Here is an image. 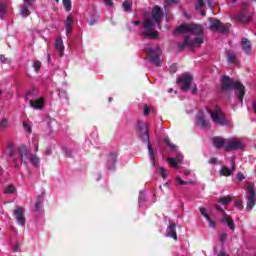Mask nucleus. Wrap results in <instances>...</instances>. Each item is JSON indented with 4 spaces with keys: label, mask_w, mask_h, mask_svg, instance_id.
Masks as SVG:
<instances>
[{
    "label": "nucleus",
    "mask_w": 256,
    "mask_h": 256,
    "mask_svg": "<svg viewBox=\"0 0 256 256\" xmlns=\"http://www.w3.org/2000/svg\"><path fill=\"white\" fill-rule=\"evenodd\" d=\"M176 33H190L191 35H197V37L185 36L184 42L178 44V49L183 51L185 47H201L205 38L203 37V27L198 24H182L176 28Z\"/></svg>",
    "instance_id": "nucleus-1"
},
{
    "label": "nucleus",
    "mask_w": 256,
    "mask_h": 256,
    "mask_svg": "<svg viewBox=\"0 0 256 256\" xmlns=\"http://www.w3.org/2000/svg\"><path fill=\"white\" fill-rule=\"evenodd\" d=\"M161 19H163V12L159 6H155L152 9L151 16H145L144 18V33L143 37H149L150 39H157L159 32L156 29H161Z\"/></svg>",
    "instance_id": "nucleus-2"
},
{
    "label": "nucleus",
    "mask_w": 256,
    "mask_h": 256,
    "mask_svg": "<svg viewBox=\"0 0 256 256\" xmlns=\"http://www.w3.org/2000/svg\"><path fill=\"white\" fill-rule=\"evenodd\" d=\"M137 132L141 141H143V143H147L151 165L152 167H155V153L153 152V148H151V140H149V126H147V123L138 121Z\"/></svg>",
    "instance_id": "nucleus-3"
},
{
    "label": "nucleus",
    "mask_w": 256,
    "mask_h": 256,
    "mask_svg": "<svg viewBox=\"0 0 256 256\" xmlns=\"http://www.w3.org/2000/svg\"><path fill=\"white\" fill-rule=\"evenodd\" d=\"M222 89H235V95L238 97V101L243 103V97H245V86L237 80L229 78V76H223L222 80Z\"/></svg>",
    "instance_id": "nucleus-4"
},
{
    "label": "nucleus",
    "mask_w": 256,
    "mask_h": 256,
    "mask_svg": "<svg viewBox=\"0 0 256 256\" xmlns=\"http://www.w3.org/2000/svg\"><path fill=\"white\" fill-rule=\"evenodd\" d=\"M9 155L10 157H12L15 163V167L19 168V163H17V160L19 159L21 163H24L25 165H27V163L31 161V157L33 153L29 152L26 146H21L18 148L17 152L10 151Z\"/></svg>",
    "instance_id": "nucleus-5"
},
{
    "label": "nucleus",
    "mask_w": 256,
    "mask_h": 256,
    "mask_svg": "<svg viewBox=\"0 0 256 256\" xmlns=\"http://www.w3.org/2000/svg\"><path fill=\"white\" fill-rule=\"evenodd\" d=\"M208 113L211 116L213 123H216V125H221V127L229 125L227 117H225L223 110H221L219 106H215L214 109L208 110Z\"/></svg>",
    "instance_id": "nucleus-6"
},
{
    "label": "nucleus",
    "mask_w": 256,
    "mask_h": 256,
    "mask_svg": "<svg viewBox=\"0 0 256 256\" xmlns=\"http://www.w3.org/2000/svg\"><path fill=\"white\" fill-rule=\"evenodd\" d=\"M144 51L147 53L148 59L151 63H154L156 67H161V59L159 58L161 55V48H159V46L152 47L147 45L144 48Z\"/></svg>",
    "instance_id": "nucleus-7"
},
{
    "label": "nucleus",
    "mask_w": 256,
    "mask_h": 256,
    "mask_svg": "<svg viewBox=\"0 0 256 256\" xmlns=\"http://www.w3.org/2000/svg\"><path fill=\"white\" fill-rule=\"evenodd\" d=\"M245 147L243 141L239 138L226 139L225 151H239Z\"/></svg>",
    "instance_id": "nucleus-8"
},
{
    "label": "nucleus",
    "mask_w": 256,
    "mask_h": 256,
    "mask_svg": "<svg viewBox=\"0 0 256 256\" xmlns=\"http://www.w3.org/2000/svg\"><path fill=\"white\" fill-rule=\"evenodd\" d=\"M177 83L182 91H189L193 83V76L189 73L182 74L181 77L177 79Z\"/></svg>",
    "instance_id": "nucleus-9"
},
{
    "label": "nucleus",
    "mask_w": 256,
    "mask_h": 256,
    "mask_svg": "<svg viewBox=\"0 0 256 256\" xmlns=\"http://www.w3.org/2000/svg\"><path fill=\"white\" fill-rule=\"evenodd\" d=\"M210 30L218 33H229V26L221 23L217 18H209Z\"/></svg>",
    "instance_id": "nucleus-10"
},
{
    "label": "nucleus",
    "mask_w": 256,
    "mask_h": 256,
    "mask_svg": "<svg viewBox=\"0 0 256 256\" xmlns=\"http://www.w3.org/2000/svg\"><path fill=\"white\" fill-rule=\"evenodd\" d=\"M246 201H247L246 210L252 211L253 207L256 206V193H255L254 185L248 186V194L246 196Z\"/></svg>",
    "instance_id": "nucleus-11"
},
{
    "label": "nucleus",
    "mask_w": 256,
    "mask_h": 256,
    "mask_svg": "<svg viewBox=\"0 0 256 256\" xmlns=\"http://www.w3.org/2000/svg\"><path fill=\"white\" fill-rule=\"evenodd\" d=\"M14 217L18 224H20L21 227H25V209L21 206H17L14 210Z\"/></svg>",
    "instance_id": "nucleus-12"
},
{
    "label": "nucleus",
    "mask_w": 256,
    "mask_h": 256,
    "mask_svg": "<svg viewBox=\"0 0 256 256\" xmlns=\"http://www.w3.org/2000/svg\"><path fill=\"white\" fill-rule=\"evenodd\" d=\"M231 168H228L227 166H222L219 173L220 175H222L223 177H231V175H234L235 173V156L231 157Z\"/></svg>",
    "instance_id": "nucleus-13"
},
{
    "label": "nucleus",
    "mask_w": 256,
    "mask_h": 256,
    "mask_svg": "<svg viewBox=\"0 0 256 256\" xmlns=\"http://www.w3.org/2000/svg\"><path fill=\"white\" fill-rule=\"evenodd\" d=\"M30 107L38 111H43V107H45V98H35L30 100Z\"/></svg>",
    "instance_id": "nucleus-14"
},
{
    "label": "nucleus",
    "mask_w": 256,
    "mask_h": 256,
    "mask_svg": "<svg viewBox=\"0 0 256 256\" xmlns=\"http://www.w3.org/2000/svg\"><path fill=\"white\" fill-rule=\"evenodd\" d=\"M167 162L174 169H179V163H183V154L177 153L176 158H167Z\"/></svg>",
    "instance_id": "nucleus-15"
},
{
    "label": "nucleus",
    "mask_w": 256,
    "mask_h": 256,
    "mask_svg": "<svg viewBox=\"0 0 256 256\" xmlns=\"http://www.w3.org/2000/svg\"><path fill=\"white\" fill-rule=\"evenodd\" d=\"M196 119H197V125L201 129H207V127H209V122L205 120V115L203 114V112L201 111L198 112Z\"/></svg>",
    "instance_id": "nucleus-16"
},
{
    "label": "nucleus",
    "mask_w": 256,
    "mask_h": 256,
    "mask_svg": "<svg viewBox=\"0 0 256 256\" xmlns=\"http://www.w3.org/2000/svg\"><path fill=\"white\" fill-rule=\"evenodd\" d=\"M212 143L216 149H225V145H227V139L221 137H214L212 139Z\"/></svg>",
    "instance_id": "nucleus-17"
},
{
    "label": "nucleus",
    "mask_w": 256,
    "mask_h": 256,
    "mask_svg": "<svg viewBox=\"0 0 256 256\" xmlns=\"http://www.w3.org/2000/svg\"><path fill=\"white\" fill-rule=\"evenodd\" d=\"M55 49L59 53V56L63 57L65 53V45H63V39L61 37L56 38Z\"/></svg>",
    "instance_id": "nucleus-18"
},
{
    "label": "nucleus",
    "mask_w": 256,
    "mask_h": 256,
    "mask_svg": "<svg viewBox=\"0 0 256 256\" xmlns=\"http://www.w3.org/2000/svg\"><path fill=\"white\" fill-rule=\"evenodd\" d=\"M175 223H171L167 229H166V237H170L171 239H174V241H177V231L175 230Z\"/></svg>",
    "instance_id": "nucleus-19"
},
{
    "label": "nucleus",
    "mask_w": 256,
    "mask_h": 256,
    "mask_svg": "<svg viewBox=\"0 0 256 256\" xmlns=\"http://www.w3.org/2000/svg\"><path fill=\"white\" fill-rule=\"evenodd\" d=\"M222 223H224V225H227V227H229L231 231H235V222L233 221V218H231V216L225 214L222 218Z\"/></svg>",
    "instance_id": "nucleus-20"
},
{
    "label": "nucleus",
    "mask_w": 256,
    "mask_h": 256,
    "mask_svg": "<svg viewBox=\"0 0 256 256\" xmlns=\"http://www.w3.org/2000/svg\"><path fill=\"white\" fill-rule=\"evenodd\" d=\"M115 163H117V154L116 153H112L108 157L107 167H108L109 171H113V169H115Z\"/></svg>",
    "instance_id": "nucleus-21"
},
{
    "label": "nucleus",
    "mask_w": 256,
    "mask_h": 256,
    "mask_svg": "<svg viewBox=\"0 0 256 256\" xmlns=\"http://www.w3.org/2000/svg\"><path fill=\"white\" fill-rule=\"evenodd\" d=\"M73 25H75L73 18H71V16H68L65 21L66 35H69V33H71V31L73 30Z\"/></svg>",
    "instance_id": "nucleus-22"
},
{
    "label": "nucleus",
    "mask_w": 256,
    "mask_h": 256,
    "mask_svg": "<svg viewBox=\"0 0 256 256\" xmlns=\"http://www.w3.org/2000/svg\"><path fill=\"white\" fill-rule=\"evenodd\" d=\"M241 46L244 52H246L247 55L251 53V42L247 40V38L242 39Z\"/></svg>",
    "instance_id": "nucleus-23"
},
{
    "label": "nucleus",
    "mask_w": 256,
    "mask_h": 256,
    "mask_svg": "<svg viewBox=\"0 0 256 256\" xmlns=\"http://www.w3.org/2000/svg\"><path fill=\"white\" fill-rule=\"evenodd\" d=\"M203 7H205V2L203 0H196L197 11H200V15H202V17H205V10H203Z\"/></svg>",
    "instance_id": "nucleus-24"
},
{
    "label": "nucleus",
    "mask_w": 256,
    "mask_h": 256,
    "mask_svg": "<svg viewBox=\"0 0 256 256\" xmlns=\"http://www.w3.org/2000/svg\"><path fill=\"white\" fill-rule=\"evenodd\" d=\"M237 21H239L240 23H249V21H251V18H249V16L245 15L243 12H240L237 16H236Z\"/></svg>",
    "instance_id": "nucleus-25"
},
{
    "label": "nucleus",
    "mask_w": 256,
    "mask_h": 256,
    "mask_svg": "<svg viewBox=\"0 0 256 256\" xmlns=\"http://www.w3.org/2000/svg\"><path fill=\"white\" fill-rule=\"evenodd\" d=\"M122 7L126 13H131V7H133V2L131 0H125L122 3Z\"/></svg>",
    "instance_id": "nucleus-26"
},
{
    "label": "nucleus",
    "mask_w": 256,
    "mask_h": 256,
    "mask_svg": "<svg viewBox=\"0 0 256 256\" xmlns=\"http://www.w3.org/2000/svg\"><path fill=\"white\" fill-rule=\"evenodd\" d=\"M29 163L33 164L34 167H39V163H41V160L38 158L37 155L32 154Z\"/></svg>",
    "instance_id": "nucleus-27"
},
{
    "label": "nucleus",
    "mask_w": 256,
    "mask_h": 256,
    "mask_svg": "<svg viewBox=\"0 0 256 256\" xmlns=\"http://www.w3.org/2000/svg\"><path fill=\"white\" fill-rule=\"evenodd\" d=\"M218 203H221V205L227 206L229 203H231V196H224L218 200Z\"/></svg>",
    "instance_id": "nucleus-28"
},
{
    "label": "nucleus",
    "mask_w": 256,
    "mask_h": 256,
    "mask_svg": "<svg viewBox=\"0 0 256 256\" xmlns=\"http://www.w3.org/2000/svg\"><path fill=\"white\" fill-rule=\"evenodd\" d=\"M146 199H147V195L145 194V192L140 191L139 197H138L139 207H141V205H143V203H145Z\"/></svg>",
    "instance_id": "nucleus-29"
},
{
    "label": "nucleus",
    "mask_w": 256,
    "mask_h": 256,
    "mask_svg": "<svg viewBox=\"0 0 256 256\" xmlns=\"http://www.w3.org/2000/svg\"><path fill=\"white\" fill-rule=\"evenodd\" d=\"M5 13H7V5L0 3V19H5Z\"/></svg>",
    "instance_id": "nucleus-30"
},
{
    "label": "nucleus",
    "mask_w": 256,
    "mask_h": 256,
    "mask_svg": "<svg viewBox=\"0 0 256 256\" xmlns=\"http://www.w3.org/2000/svg\"><path fill=\"white\" fill-rule=\"evenodd\" d=\"M228 62L233 63V65H237V63H239V61L237 60V57L233 53L228 54Z\"/></svg>",
    "instance_id": "nucleus-31"
},
{
    "label": "nucleus",
    "mask_w": 256,
    "mask_h": 256,
    "mask_svg": "<svg viewBox=\"0 0 256 256\" xmlns=\"http://www.w3.org/2000/svg\"><path fill=\"white\" fill-rule=\"evenodd\" d=\"M175 179H176V183H178V185H191V184H193V181H185V180L181 179L179 176H176Z\"/></svg>",
    "instance_id": "nucleus-32"
},
{
    "label": "nucleus",
    "mask_w": 256,
    "mask_h": 256,
    "mask_svg": "<svg viewBox=\"0 0 256 256\" xmlns=\"http://www.w3.org/2000/svg\"><path fill=\"white\" fill-rule=\"evenodd\" d=\"M20 15H22V17H29V7L21 6Z\"/></svg>",
    "instance_id": "nucleus-33"
},
{
    "label": "nucleus",
    "mask_w": 256,
    "mask_h": 256,
    "mask_svg": "<svg viewBox=\"0 0 256 256\" xmlns=\"http://www.w3.org/2000/svg\"><path fill=\"white\" fill-rule=\"evenodd\" d=\"M42 204H43V197L39 196L34 206L36 211H41Z\"/></svg>",
    "instance_id": "nucleus-34"
},
{
    "label": "nucleus",
    "mask_w": 256,
    "mask_h": 256,
    "mask_svg": "<svg viewBox=\"0 0 256 256\" xmlns=\"http://www.w3.org/2000/svg\"><path fill=\"white\" fill-rule=\"evenodd\" d=\"M15 191H17V190L15 189V186H13V185H8V186L5 188L4 193H6V194H13V193H15Z\"/></svg>",
    "instance_id": "nucleus-35"
},
{
    "label": "nucleus",
    "mask_w": 256,
    "mask_h": 256,
    "mask_svg": "<svg viewBox=\"0 0 256 256\" xmlns=\"http://www.w3.org/2000/svg\"><path fill=\"white\" fill-rule=\"evenodd\" d=\"M63 5L66 11H71V0H63Z\"/></svg>",
    "instance_id": "nucleus-36"
},
{
    "label": "nucleus",
    "mask_w": 256,
    "mask_h": 256,
    "mask_svg": "<svg viewBox=\"0 0 256 256\" xmlns=\"http://www.w3.org/2000/svg\"><path fill=\"white\" fill-rule=\"evenodd\" d=\"M7 125H9V121L7 120V118H3L0 121V129H5Z\"/></svg>",
    "instance_id": "nucleus-37"
},
{
    "label": "nucleus",
    "mask_w": 256,
    "mask_h": 256,
    "mask_svg": "<svg viewBox=\"0 0 256 256\" xmlns=\"http://www.w3.org/2000/svg\"><path fill=\"white\" fill-rule=\"evenodd\" d=\"M159 171H160V175L162 177V179H166L167 177V170L165 168H163L162 166L159 167Z\"/></svg>",
    "instance_id": "nucleus-38"
},
{
    "label": "nucleus",
    "mask_w": 256,
    "mask_h": 256,
    "mask_svg": "<svg viewBox=\"0 0 256 256\" xmlns=\"http://www.w3.org/2000/svg\"><path fill=\"white\" fill-rule=\"evenodd\" d=\"M33 67H34L35 71H41V62L40 61H35L33 63Z\"/></svg>",
    "instance_id": "nucleus-39"
},
{
    "label": "nucleus",
    "mask_w": 256,
    "mask_h": 256,
    "mask_svg": "<svg viewBox=\"0 0 256 256\" xmlns=\"http://www.w3.org/2000/svg\"><path fill=\"white\" fill-rule=\"evenodd\" d=\"M165 143H167V145H169V147H171V149L173 151H177V146L173 143H171V141H169V139H165Z\"/></svg>",
    "instance_id": "nucleus-40"
},
{
    "label": "nucleus",
    "mask_w": 256,
    "mask_h": 256,
    "mask_svg": "<svg viewBox=\"0 0 256 256\" xmlns=\"http://www.w3.org/2000/svg\"><path fill=\"white\" fill-rule=\"evenodd\" d=\"M235 207L240 210L243 209V200H236Z\"/></svg>",
    "instance_id": "nucleus-41"
},
{
    "label": "nucleus",
    "mask_w": 256,
    "mask_h": 256,
    "mask_svg": "<svg viewBox=\"0 0 256 256\" xmlns=\"http://www.w3.org/2000/svg\"><path fill=\"white\" fill-rule=\"evenodd\" d=\"M23 127L27 133H32L33 130L31 128V126L29 124H27L26 122L23 123Z\"/></svg>",
    "instance_id": "nucleus-42"
},
{
    "label": "nucleus",
    "mask_w": 256,
    "mask_h": 256,
    "mask_svg": "<svg viewBox=\"0 0 256 256\" xmlns=\"http://www.w3.org/2000/svg\"><path fill=\"white\" fill-rule=\"evenodd\" d=\"M200 213L205 217V219H209V214H207V210L205 208H200Z\"/></svg>",
    "instance_id": "nucleus-43"
},
{
    "label": "nucleus",
    "mask_w": 256,
    "mask_h": 256,
    "mask_svg": "<svg viewBox=\"0 0 256 256\" xmlns=\"http://www.w3.org/2000/svg\"><path fill=\"white\" fill-rule=\"evenodd\" d=\"M236 179H237L238 181H243V179H245V175H243V173H241V172H238V173L236 174Z\"/></svg>",
    "instance_id": "nucleus-44"
},
{
    "label": "nucleus",
    "mask_w": 256,
    "mask_h": 256,
    "mask_svg": "<svg viewBox=\"0 0 256 256\" xmlns=\"http://www.w3.org/2000/svg\"><path fill=\"white\" fill-rule=\"evenodd\" d=\"M219 239H220L221 243H225V241H227V234L226 233L220 234Z\"/></svg>",
    "instance_id": "nucleus-45"
},
{
    "label": "nucleus",
    "mask_w": 256,
    "mask_h": 256,
    "mask_svg": "<svg viewBox=\"0 0 256 256\" xmlns=\"http://www.w3.org/2000/svg\"><path fill=\"white\" fill-rule=\"evenodd\" d=\"M208 223H209V227H212V229H215V221L211 220V217H209V219H207Z\"/></svg>",
    "instance_id": "nucleus-46"
},
{
    "label": "nucleus",
    "mask_w": 256,
    "mask_h": 256,
    "mask_svg": "<svg viewBox=\"0 0 256 256\" xmlns=\"http://www.w3.org/2000/svg\"><path fill=\"white\" fill-rule=\"evenodd\" d=\"M32 3H33V0H24V6L25 7H31Z\"/></svg>",
    "instance_id": "nucleus-47"
},
{
    "label": "nucleus",
    "mask_w": 256,
    "mask_h": 256,
    "mask_svg": "<svg viewBox=\"0 0 256 256\" xmlns=\"http://www.w3.org/2000/svg\"><path fill=\"white\" fill-rule=\"evenodd\" d=\"M105 5H107V7H113V1L111 0H103Z\"/></svg>",
    "instance_id": "nucleus-48"
},
{
    "label": "nucleus",
    "mask_w": 256,
    "mask_h": 256,
    "mask_svg": "<svg viewBox=\"0 0 256 256\" xmlns=\"http://www.w3.org/2000/svg\"><path fill=\"white\" fill-rule=\"evenodd\" d=\"M170 71L171 73H177V65L173 64L172 66H170Z\"/></svg>",
    "instance_id": "nucleus-49"
},
{
    "label": "nucleus",
    "mask_w": 256,
    "mask_h": 256,
    "mask_svg": "<svg viewBox=\"0 0 256 256\" xmlns=\"http://www.w3.org/2000/svg\"><path fill=\"white\" fill-rule=\"evenodd\" d=\"M0 60L2 63H9V59H7L5 56L0 55Z\"/></svg>",
    "instance_id": "nucleus-50"
},
{
    "label": "nucleus",
    "mask_w": 256,
    "mask_h": 256,
    "mask_svg": "<svg viewBox=\"0 0 256 256\" xmlns=\"http://www.w3.org/2000/svg\"><path fill=\"white\" fill-rule=\"evenodd\" d=\"M209 163H210V165H217V163H218L217 158H211L209 160Z\"/></svg>",
    "instance_id": "nucleus-51"
},
{
    "label": "nucleus",
    "mask_w": 256,
    "mask_h": 256,
    "mask_svg": "<svg viewBox=\"0 0 256 256\" xmlns=\"http://www.w3.org/2000/svg\"><path fill=\"white\" fill-rule=\"evenodd\" d=\"M149 113H151L149 106L144 107V115H149Z\"/></svg>",
    "instance_id": "nucleus-52"
},
{
    "label": "nucleus",
    "mask_w": 256,
    "mask_h": 256,
    "mask_svg": "<svg viewBox=\"0 0 256 256\" xmlns=\"http://www.w3.org/2000/svg\"><path fill=\"white\" fill-rule=\"evenodd\" d=\"M191 92H192L193 95H195V93H197V85H195V84L192 85Z\"/></svg>",
    "instance_id": "nucleus-53"
},
{
    "label": "nucleus",
    "mask_w": 256,
    "mask_h": 256,
    "mask_svg": "<svg viewBox=\"0 0 256 256\" xmlns=\"http://www.w3.org/2000/svg\"><path fill=\"white\" fill-rule=\"evenodd\" d=\"M166 5H173L174 3H177V0H165Z\"/></svg>",
    "instance_id": "nucleus-54"
},
{
    "label": "nucleus",
    "mask_w": 256,
    "mask_h": 256,
    "mask_svg": "<svg viewBox=\"0 0 256 256\" xmlns=\"http://www.w3.org/2000/svg\"><path fill=\"white\" fill-rule=\"evenodd\" d=\"M205 2H207L208 7H210V9H213V4L211 3V0H204Z\"/></svg>",
    "instance_id": "nucleus-55"
},
{
    "label": "nucleus",
    "mask_w": 256,
    "mask_h": 256,
    "mask_svg": "<svg viewBox=\"0 0 256 256\" xmlns=\"http://www.w3.org/2000/svg\"><path fill=\"white\" fill-rule=\"evenodd\" d=\"M20 249H21V246H20L19 244H16V245L14 246V251H15V252L19 251Z\"/></svg>",
    "instance_id": "nucleus-56"
},
{
    "label": "nucleus",
    "mask_w": 256,
    "mask_h": 256,
    "mask_svg": "<svg viewBox=\"0 0 256 256\" xmlns=\"http://www.w3.org/2000/svg\"><path fill=\"white\" fill-rule=\"evenodd\" d=\"M44 153L45 155H51V148H47Z\"/></svg>",
    "instance_id": "nucleus-57"
},
{
    "label": "nucleus",
    "mask_w": 256,
    "mask_h": 256,
    "mask_svg": "<svg viewBox=\"0 0 256 256\" xmlns=\"http://www.w3.org/2000/svg\"><path fill=\"white\" fill-rule=\"evenodd\" d=\"M96 23H97V19L89 21V25H95Z\"/></svg>",
    "instance_id": "nucleus-58"
},
{
    "label": "nucleus",
    "mask_w": 256,
    "mask_h": 256,
    "mask_svg": "<svg viewBox=\"0 0 256 256\" xmlns=\"http://www.w3.org/2000/svg\"><path fill=\"white\" fill-rule=\"evenodd\" d=\"M218 256H229V255H227L226 253H225V251H221L219 254H218Z\"/></svg>",
    "instance_id": "nucleus-59"
},
{
    "label": "nucleus",
    "mask_w": 256,
    "mask_h": 256,
    "mask_svg": "<svg viewBox=\"0 0 256 256\" xmlns=\"http://www.w3.org/2000/svg\"><path fill=\"white\" fill-rule=\"evenodd\" d=\"M216 209H217V211H225V209H222L219 205H216Z\"/></svg>",
    "instance_id": "nucleus-60"
},
{
    "label": "nucleus",
    "mask_w": 256,
    "mask_h": 256,
    "mask_svg": "<svg viewBox=\"0 0 256 256\" xmlns=\"http://www.w3.org/2000/svg\"><path fill=\"white\" fill-rule=\"evenodd\" d=\"M133 25H141V21L136 20V21L133 22Z\"/></svg>",
    "instance_id": "nucleus-61"
},
{
    "label": "nucleus",
    "mask_w": 256,
    "mask_h": 256,
    "mask_svg": "<svg viewBox=\"0 0 256 256\" xmlns=\"http://www.w3.org/2000/svg\"><path fill=\"white\" fill-rule=\"evenodd\" d=\"M31 95H33V92L29 91V92L27 93L26 99H29V97H31Z\"/></svg>",
    "instance_id": "nucleus-62"
},
{
    "label": "nucleus",
    "mask_w": 256,
    "mask_h": 256,
    "mask_svg": "<svg viewBox=\"0 0 256 256\" xmlns=\"http://www.w3.org/2000/svg\"><path fill=\"white\" fill-rule=\"evenodd\" d=\"M47 59H48V63H50V61H51V55L50 54L47 55Z\"/></svg>",
    "instance_id": "nucleus-63"
},
{
    "label": "nucleus",
    "mask_w": 256,
    "mask_h": 256,
    "mask_svg": "<svg viewBox=\"0 0 256 256\" xmlns=\"http://www.w3.org/2000/svg\"><path fill=\"white\" fill-rule=\"evenodd\" d=\"M35 151H39V145L35 144Z\"/></svg>",
    "instance_id": "nucleus-64"
}]
</instances>
